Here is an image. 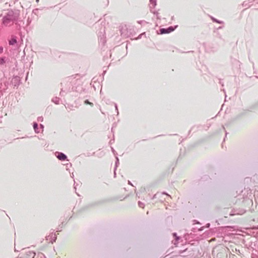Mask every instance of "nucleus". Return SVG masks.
Masks as SVG:
<instances>
[{"instance_id": "obj_1", "label": "nucleus", "mask_w": 258, "mask_h": 258, "mask_svg": "<svg viewBox=\"0 0 258 258\" xmlns=\"http://www.w3.org/2000/svg\"><path fill=\"white\" fill-rule=\"evenodd\" d=\"M16 19L13 11H9L7 15L3 18V23L5 26H8L13 23Z\"/></svg>"}, {"instance_id": "obj_2", "label": "nucleus", "mask_w": 258, "mask_h": 258, "mask_svg": "<svg viewBox=\"0 0 258 258\" xmlns=\"http://www.w3.org/2000/svg\"><path fill=\"white\" fill-rule=\"evenodd\" d=\"M26 254L28 255L27 258H34L35 255V253L32 251H28L26 252Z\"/></svg>"}, {"instance_id": "obj_3", "label": "nucleus", "mask_w": 258, "mask_h": 258, "mask_svg": "<svg viewBox=\"0 0 258 258\" xmlns=\"http://www.w3.org/2000/svg\"><path fill=\"white\" fill-rule=\"evenodd\" d=\"M57 157L60 160H64L66 159L67 156L62 153H58Z\"/></svg>"}, {"instance_id": "obj_4", "label": "nucleus", "mask_w": 258, "mask_h": 258, "mask_svg": "<svg viewBox=\"0 0 258 258\" xmlns=\"http://www.w3.org/2000/svg\"><path fill=\"white\" fill-rule=\"evenodd\" d=\"M17 42V40L15 38H12L11 40H10L9 41V44L10 45H14L15 44H16Z\"/></svg>"}, {"instance_id": "obj_5", "label": "nucleus", "mask_w": 258, "mask_h": 258, "mask_svg": "<svg viewBox=\"0 0 258 258\" xmlns=\"http://www.w3.org/2000/svg\"><path fill=\"white\" fill-rule=\"evenodd\" d=\"M169 29L170 30V32L173 30V29H171L170 28H169ZM160 31H161V33H162V34H163V33H168V32H169V31H168L167 30V29H161L160 30Z\"/></svg>"}, {"instance_id": "obj_6", "label": "nucleus", "mask_w": 258, "mask_h": 258, "mask_svg": "<svg viewBox=\"0 0 258 258\" xmlns=\"http://www.w3.org/2000/svg\"><path fill=\"white\" fill-rule=\"evenodd\" d=\"M33 127H34V129L35 130V131L36 132V133H38L39 131H38V124L37 123H34V124H33Z\"/></svg>"}, {"instance_id": "obj_7", "label": "nucleus", "mask_w": 258, "mask_h": 258, "mask_svg": "<svg viewBox=\"0 0 258 258\" xmlns=\"http://www.w3.org/2000/svg\"><path fill=\"white\" fill-rule=\"evenodd\" d=\"M5 63V58H0V64H3Z\"/></svg>"}, {"instance_id": "obj_8", "label": "nucleus", "mask_w": 258, "mask_h": 258, "mask_svg": "<svg viewBox=\"0 0 258 258\" xmlns=\"http://www.w3.org/2000/svg\"><path fill=\"white\" fill-rule=\"evenodd\" d=\"M139 206L141 208H144V204L141 202H139Z\"/></svg>"}, {"instance_id": "obj_9", "label": "nucleus", "mask_w": 258, "mask_h": 258, "mask_svg": "<svg viewBox=\"0 0 258 258\" xmlns=\"http://www.w3.org/2000/svg\"><path fill=\"white\" fill-rule=\"evenodd\" d=\"M85 103L86 104H90V105H92V106L93 105V103H92L90 102H89L88 100H86V101H85Z\"/></svg>"}, {"instance_id": "obj_10", "label": "nucleus", "mask_w": 258, "mask_h": 258, "mask_svg": "<svg viewBox=\"0 0 258 258\" xmlns=\"http://www.w3.org/2000/svg\"><path fill=\"white\" fill-rule=\"evenodd\" d=\"M173 236H174V237H175V238H176V240H177V239L179 238H178V237H177V236H176V233H173Z\"/></svg>"}, {"instance_id": "obj_11", "label": "nucleus", "mask_w": 258, "mask_h": 258, "mask_svg": "<svg viewBox=\"0 0 258 258\" xmlns=\"http://www.w3.org/2000/svg\"><path fill=\"white\" fill-rule=\"evenodd\" d=\"M3 50V48L2 47H0V53H2Z\"/></svg>"}]
</instances>
